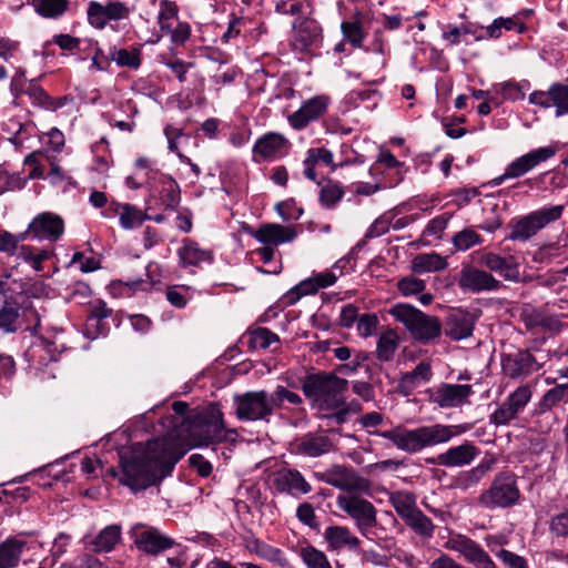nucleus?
I'll return each instance as SVG.
<instances>
[{"label":"nucleus","instance_id":"obj_39","mask_svg":"<svg viewBox=\"0 0 568 568\" xmlns=\"http://www.w3.org/2000/svg\"><path fill=\"white\" fill-rule=\"evenodd\" d=\"M110 58L116 65L136 70L142 63V52L140 48H116L113 47L109 51Z\"/></svg>","mask_w":568,"mask_h":568},{"label":"nucleus","instance_id":"obj_30","mask_svg":"<svg viewBox=\"0 0 568 568\" xmlns=\"http://www.w3.org/2000/svg\"><path fill=\"white\" fill-rule=\"evenodd\" d=\"M323 538L327 544V549L332 551L348 549L358 552L361 550V540L346 526L332 525L326 527Z\"/></svg>","mask_w":568,"mask_h":568},{"label":"nucleus","instance_id":"obj_14","mask_svg":"<svg viewBox=\"0 0 568 568\" xmlns=\"http://www.w3.org/2000/svg\"><path fill=\"white\" fill-rule=\"evenodd\" d=\"M428 399L439 408L448 409L462 407L469 404V398L474 394L473 386L468 384L442 383L438 386L428 389Z\"/></svg>","mask_w":568,"mask_h":568},{"label":"nucleus","instance_id":"obj_63","mask_svg":"<svg viewBox=\"0 0 568 568\" xmlns=\"http://www.w3.org/2000/svg\"><path fill=\"white\" fill-rule=\"evenodd\" d=\"M239 74L236 67H227L225 69L219 68V70L211 77V82L215 87L216 91H220L222 87L231 84Z\"/></svg>","mask_w":568,"mask_h":568},{"label":"nucleus","instance_id":"obj_10","mask_svg":"<svg viewBox=\"0 0 568 568\" xmlns=\"http://www.w3.org/2000/svg\"><path fill=\"white\" fill-rule=\"evenodd\" d=\"M336 449V444L328 430L317 429L305 433L290 443L292 455L304 458H318Z\"/></svg>","mask_w":568,"mask_h":568},{"label":"nucleus","instance_id":"obj_2","mask_svg":"<svg viewBox=\"0 0 568 568\" xmlns=\"http://www.w3.org/2000/svg\"><path fill=\"white\" fill-rule=\"evenodd\" d=\"M469 429L468 425L432 424L416 428L397 426L374 434L393 443V445L407 454H417L427 447L450 442Z\"/></svg>","mask_w":568,"mask_h":568},{"label":"nucleus","instance_id":"obj_3","mask_svg":"<svg viewBox=\"0 0 568 568\" xmlns=\"http://www.w3.org/2000/svg\"><path fill=\"white\" fill-rule=\"evenodd\" d=\"M348 381L333 373L317 372L302 379V390L320 413L331 412L343 404Z\"/></svg>","mask_w":568,"mask_h":568},{"label":"nucleus","instance_id":"obj_43","mask_svg":"<svg viewBox=\"0 0 568 568\" xmlns=\"http://www.w3.org/2000/svg\"><path fill=\"white\" fill-rule=\"evenodd\" d=\"M36 12L47 19L61 17L69 8L68 0H32Z\"/></svg>","mask_w":568,"mask_h":568},{"label":"nucleus","instance_id":"obj_57","mask_svg":"<svg viewBox=\"0 0 568 568\" xmlns=\"http://www.w3.org/2000/svg\"><path fill=\"white\" fill-rule=\"evenodd\" d=\"M27 94L34 105L44 108L47 110H55L61 104L55 103L54 100L38 84L31 83L27 89Z\"/></svg>","mask_w":568,"mask_h":568},{"label":"nucleus","instance_id":"obj_1","mask_svg":"<svg viewBox=\"0 0 568 568\" xmlns=\"http://www.w3.org/2000/svg\"><path fill=\"white\" fill-rule=\"evenodd\" d=\"M119 458L122 471L120 481L132 490H143L156 485L171 474L179 460L164 437L123 448L119 452Z\"/></svg>","mask_w":568,"mask_h":568},{"label":"nucleus","instance_id":"obj_46","mask_svg":"<svg viewBox=\"0 0 568 568\" xmlns=\"http://www.w3.org/2000/svg\"><path fill=\"white\" fill-rule=\"evenodd\" d=\"M161 184L160 196L163 205L169 210H176L181 200L178 183L171 176L162 174Z\"/></svg>","mask_w":568,"mask_h":568},{"label":"nucleus","instance_id":"obj_64","mask_svg":"<svg viewBox=\"0 0 568 568\" xmlns=\"http://www.w3.org/2000/svg\"><path fill=\"white\" fill-rule=\"evenodd\" d=\"M528 83H518L515 81H507L499 85L500 93L503 95V99L505 100H511L517 101L521 100L525 97V87H527Z\"/></svg>","mask_w":568,"mask_h":568},{"label":"nucleus","instance_id":"obj_12","mask_svg":"<svg viewBox=\"0 0 568 568\" xmlns=\"http://www.w3.org/2000/svg\"><path fill=\"white\" fill-rule=\"evenodd\" d=\"M331 104V98L326 94H317L302 101L300 108L288 114L286 120L295 131H302L311 123L323 118Z\"/></svg>","mask_w":568,"mask_h":568},{"label":"nucleus","instance_id":"obj_27","mask_svg":"<svg viewBox=\"0 0 568 568\" xmlns=\"http://www.w3.org/2000/svg\"><path fill=\"white\" fill-rule=\"evenodd\" d=\"M495 464L496 459L494 457L481 459L475 467L454 476L449 487L462 493L468 491L480 484L486 475L493 470Z\"/></svg>","mask_w":568,"mask_h":568},{"label":"nucleus","instance_id":"obj_35","mask_svg":"<svg viewBox=\"0 0 568 568\" xmlns=\"http://www.w3.org/2000/svg\"><path fill=\"white\" fill-rule=\"evenodd\" d=\"M26 541L8 538L0 544V568H16L21 559Z\"/></svg>","mask_w":568,"mask_h":568},{"label":"nucleus","instance_id":"obj_52","mask_svg":"<svg viewBox=\"0 0 568 568\" xmlns=\"http://www.w3.org/2000/svg\"><path fill=\"white\" fill-rule=\"evenodd\" d=\"M567 251V245L559 242L542 245L534 253V262L549 264L554 260L561 257Z\"/></svg>","mask_w":568,"mask_h":568},{"label":"nucleus","instance_id":"obj_53","mask_svg":"<svg viewBox=\"0 0 568 568\" xmlns=\"http://www.w3.org/2000/svg\"><path fill=\"white\" fill-rule=\"evenodd\" d=\"M549 534L557 539H568V509H562L550 516Z\"/></svg>","mask_w":568,"mask_h":568},{"label":"nucleus","instance_id":"obj_37","mask_svg":"<svg viewBox=\"0 0 568 568\" xmlns=\"http://www.w3.org/2000/svg\"><path fill=\"white\" fill-rule=\"evenodd\" d=\"M52 255L53 251L39 250L34 246L22 244L16 256L18 261L29 264L33 271L41 272L43 270V262L51 258Z\"/></svg>","mask_w":568,"mask_h":568},{"label":"nucleus","instance_id":"obj_62","mask_svg":"<svg viewBox=\"0 0 568 568\" xmlns=\"http://www.w3.org/2000/svg\"><path fill=\"white\" fill-rule=\"evenodd\" d=\"M378 323L379 321L376 314L364 313L356 323V331L361 337H369L375 334Z\"/></svg>","mask_w":568,"mask_h":568},{"label":"nucleus","instance_id":"obj_36","mask_svg":"<svg viewBox=\"0 0 568 568\" xmlns=\"http://www.w3.org/2000/svg\"><path fill=\"white\" fill-rule=\"evenodd\" d=\"M389 504L403 521L418 510L416 496L408 490H397L392 493L389 495Z\"/></svg>","mask_w":568,"mask_h":568},{"label":"nucleus","instance_id":"obj_44","mask_svg":"<svg viewBox=\"0 0 568 568\" xmlns=\"http://www.w3.org/2000/svg\"><path fill=\"white\" fill-rule=\"evenodd\" d=\"M526 29L525 23L520 22L516 17H499L496 18L491 24L485 28L487 38L498 39L501 37L503 30H516L518 33L524 32Z\"/></svg>","mask_w":568,"mask_h":568},{"label":"nucleus","instance_id":"obj_58","mask_svg":"<svg viewBox=\"0 0 568 568\" xmlns=\"http://www.w3.org/2000/svg\"><path fill=\"white\" fill-rule=\"evenodd\" d=\"M531 396L532 392L530 386L521 385L507 396L506 402L517 412V414H520L530 402Z\"/></svg>","mask_w":568,"mask_h":568},{"label":"nucleus","instance_id":"obj_55","mask_svg":"<svg viewBox=\"0 0 568 568\" xmlns=\"http://www.w3.org/2000/svg\"><path fill=\"white\" fill-rule=\"evenodd\" d=\"M433 376L432 366L429 363L420 362L416 367L403 375V383L409 386H416L420 383L430 381Z\"/></svg>","mask_w":568,"mask_h":568},{"label":"nucleus","instance_id":"obj_28","mask_svg":"<svg viewBox=\"0 0 568 568\" xmlns=\"http://www.w3.org/2000/svg\"><path fill=\"white\" fill-rule=\"evenodd\" d=\"M368 26V16L356 10L347 20L341 23L343 40L355 49H362L367 37Z\"/></svg>","mask_w":568,"mask_h":568},{"label":"nucleus","instance_id":"obj_9","mask_svg":"<svg viewBox=\"0 0 568 568\" xmlns=\"http://www.w3.org/2000/svg\"><path fill=\"white\" fill-rule=\"evenodd\" d=\"M336 505L339 510L347 514L354 520L358 531L368 538L371 529L377 524L375 506L369 500L353 493L338 495Z\"/></svg>","mask_w":568,"mask_h":568},{"label":"nucleus","instance_id":"obj_54","mask_svg":"<svg viewBox=\"0 0 568 568\" xmlns=\"http://www.w3.org/2000/svg\"><path fill=\"white\" fill-rule=\"evenodd\" d=\"M481 242L483 237L480 234L469 227L462 230L453 237V244L457 251H467L481 244Z\"/></svg>","mask_w":568,"mask_h":568},{"label":"nucleus","instance_id":"obj_22","mask_svg":"<svg viewBox=\"0 0 568 568\" xmlns=\"http://www.w3.org/2000/svg\"><path fill=\"white\" fill-rule=\"evenodd\" d=\"M132 538L138 549L158 555L174 546V540L155 528L138 525L132 529Z\"/></svg>","mask_w":568,"mask_h":568},{"label":"nucleus","instance_id":"obj_48","mask_svg":"<svg viewBox=\"0 0 568 568\" xmlns=\"http://www.w3.org/2000/svg\"><path fill=\"white\" fill-rule=\"evenodd\" d=\"M255 554L264 559L267 560L281 568H288L290 567V560L286 557L285 552L276 547H273L265 542H256L255 545Z\"/></svg>","mask_w":568,"mask_h":568},{"label":"nucleus","instance_id":"obj_60","mask_svg":"<svg viewBox=\"0 0 568 568\" xmlns=\"http://www.w3.org/2000/svg\"><path fill=\"white\" fill-rule=\"evenodd\" d=\"M271 396L274 402V408L280 409L283 407L284 402H288L292 405H301L303 403L302 397L294 392L288 390L282 385H277Z\"/></svg>","mask_w":568,"mask_h":568},{"label":"nucleus","instance_id":"obj_13","mask_svg":"<svg viewBox=\"0 0 568 568\" xmlns=\"http://www.w3.org/2000/svg\"><path fill=\"white\" fill-rule=\"evenodd\" d=\"M130 14L129 6L119 0H109L105 3L90 1L87 8L88 23L97 30L104 29L109 21L125 20Z\"/></svg>","mask_w":568,"mask_h":568},{"label":"nucleus","instance_id":"obj_17","mask_svg":"<svg viewBox=\"0 0 568 568\" xmlns=\"http://www.w3.org/2000/svg\"><path fill=\"white\" fill-rule=\"evenodd\" d=\"M542 367L529 351H517L501 356V369L511 379H524Z\"/></svg>","mask_w":568,"mask_h":568},{"label":"nucleus","instance_id":"obj_51","mask_svg":"<svg viewBox=\"0 0 568 568\" xmlns=\"http://www.w3.org/2000/svg\"><path fill=\"white\" fill-rule=\"evenodd\" d=\"M318 291L316 282L313 276L308 277L293 288H291L284 296V301L287 305H293L297 303L303 296L315 294Z\"/></svg>","mask_w":568,"mask_h":568},{"label":"nucleus","instance_id":"obj_40","mask_svg":"<svg viewBox=\"0 0 568 568\" xmlns=\"http://www.w3.org/2000/svg\"><path fill=\"white\" fill-rule=\"evenodd\" d=\"M121 539V528L110 525L102 529L92 541L94 552H110Z\"/></svg>","mask_w":568,"mask_h":568},{"label":"nucleus","instance_id":"obj_8","mask_svg":"<svg viewBox=\"0 0 568 568\" xmlns=\"http://www.w3.org/2000/svg\"><path fill=\"white\" fill-rule=\"evenodd\" d=\"M274 402L266 390H251L234 396L235 415L241 420L268 422L273 415Z\"/></svg>","mask_w":568,"mask_h":568},{"label":"nucleus","instance_id":"obj_5","mask_svg":"<svg viewBox=\"0 0 568 568\" xmlns=\"http://www.w3.org/2000/svg\"><path fill=\"white\" fill-rule=\"evenodd\" d=\"M389 314L408 331L416 342L428 345L442 335L443 326L437 316L426 314L410 304L398 303Z\"/></svg>","mask_w":568,"mask_h":568},{"label":"nucleus","instance_id":"obj_23","mask_svg":"<svg viewBox=\"0 0 568 568\" xmlns=\"http://www.w3.org/2000/svg\"><path fill=\"white\" fill-rule=\"evenodd\" d=\"M29 231L34 240L57 242L64 233V221L55 213L42 212L29 223Z\"/></svg>","mask_w":568,"mask_h":568},{"label":"nucleus","instance_id":"obj_32","mask_svg":"<svg viewBox=\"0 0 568 568\" xmlns=\"http://www.w3.org/2000/svg\"><path fill=\"white\" fill-rule=\"evenodd\" d=\"M179 264L182 267L199 266L204 262H212L213 254L211 251L202 248L196 242L184 239L181 247L178 250Z\"/></svg>","mask_w":568,"mask_h":568},{"label":"nucleus","instance_id":"obj_50","mask_svg":"<svg viewBox=\"0 0 568 568\" xmlns=\"http://www.w3.org/2000/svg\"><path fill=\"white\" fill-rule=\"evenodd\" d=\"M298 554L307 568H332L326 555L314 546L302 547Z\"/></svg>","mask_w":568,"mask_h":568},{"label":"nucleus","instance_id":"obj_56","mask_svg":"<svg viewBox=\"0 0 568 568\" xmlns=\"http://www.w3.org/2000/svg\"><path fill=\"white\" fill-rule=\"evenodd\" d=\"M240 496H246L247 500L239 499L235 506L239 510L245 509L250 511L251 507H258L261 503V489L256 485L242 486L239 488Z\"/></svg>","mask_w":568,"mask_h":568},{"label":"nucleus","instance_id":"obj_25","mask_svg":"<svg viewBox=\"0 0 568 568\" xmlns=\"http://www.w3.org/2000/svg\"><path fill=\"white\" fill-rule=\"evenodd\" d=\"M458 285L462 290L473 293L497 291L501 287L500 281L495 278L490 273L475 266H465L462 268Z\"/></svg>","mask_w":568,"mask_h":568},{"label":"nucleus","instance_id":"obj_20","mask_svg":"<svg viewBox=\"0 0 568 568\" xmlns=\"http://www.w3.org/2000/svg\"><path fill=\"white\" fill-rule=\"evenodd\" d=\"M480 454V449L469 440L460 445L452 446L434 458L427 459V463L437 464L447 468H462L469 466Z\"/></svg>","mask_w":568,"mask_h":568},{"label":"nucleus","instance_id":"obj_33","mask_svg":"<svg viewBox=\"0 0 568 568\" xmlns=\"http://www.w3.org/2000/svg\"><path fill=\"white\" fill-rule=\"evenodd\" d=\"M322 38V29L315 21H304L295 31L293 47L303 52L312 47H317Z\"/></svg>","mask_w":568,"mask_h":568},{"label":"nucleus","instance_id":"obj_41","mask_svg":"<svg viewBox=\"0 0 568 568\" xmlns=\"http://www.w3.org/2000/svg\"><path fill=\"white\" fill-rule=\"evenodd\" d=\"M20 308L18 305L6 301L0 307V332L14 334L20 328Z\"/></svg>","mask_w":568,"mask_h":568},{"label":"nucleus","instance_id":"obj_34","mask_svg":"<svg viewBox=\"0 0 568 568\" xmlns=\"http://www.w3.org/2000/svg\"><path fill=\"white\" fill-rule=\"evenodd\" d=\"M400 338L395 329L384 331L376 343L375 355L381 362H392L399 347Z\"/></svg>","mask_w":568,"mask_h":568},{"label":"nucleus","instance_id":"obj_61","mask_svg":"<svg viewBox=\"0 0 568 568\" xmlns=\"http://www.w3.org/2000/svg\"><path fill=\"white\" fill-rule=\"evenodd\" d=\"M519 414L505 400L489 417L490 424L495 426L508 425Z\"/></svg>","mask_w":568,"mask_h":568},{"label":"nucleus","instance_id":"obj_29","mask_svg":"<svg viewBox=\"0 0 568 568\" xmlns=\"http://www.w3.org/2000/svg\"><path fill=\"white\" fill-rule=\"evenodd\" d=\"M296 236L297 232L294 226L277 223L262 224L254 234L256 241L273 248L281 244L293 242Z\"/></svg>","mask_w":568,"mask_h":568},{"label":"nucleus","instance_id":"obj_31","mask_svg":"<svg viewBox=\"0 0 568 568\" xmlns=\"http://www.w3.org/2000/svg\"><path fill=\"white\" fill-rule=\"evenodd\" d=\"M474 325L475 321L471 314L456 311L448 316L445 333L454 341H462L471 336Z\"/></svg>","mask_w":568,"mask_h":568},{"label":"nucleus","instance_id":"obj_49","mask_svg":"<svg viewBox=\"0 0 568 568\" xmlns=\"http://www.w3.org/2000/svg\"><path fill=\"white\" fill-rule=\"evenodd\" d=\"M568 400V384L556 385L548 389L539 402L541 412L550 410L560 403Z\"/></svg>","mask_w":568,"mask_h":568},{"label":"nucleus","instance_id":"obj_19","mask_svg":"<svg viewBox=\"0 0 568 568\" xmlns=\"http://www.w3.org/2000/svg\"><path fill=\"white\" fill-rule=\"evenodd\" d=\"M272 484L278 494H286L295 498L312 491V485L295 468H281L276 470L272 476Z\"/></svg>","mask_w":568,"mask_h":568},{"label":"nucleus","instance_id":"obj_4","mask_svg":"<svg viewBox=\"0 0 568 568\" xmlns=\"http://www.w3.org/2000/svg\"><path fill=\"white\" fill-rule=\"evenodd\" d=\"M187 432L190 440L196 447L234 443L237 438L235 429L225 428L223 413L215 405L190 422Z\"/></svg>","mask_w":568,"mask_h":568},{"label":"nucleus","instance_id":"obj_6","mask_svg":"<svg viewBox=\"0 0 568 568\" xmlns=\"http://www.w3.org/2000/svg\"><path fill=\"white\" fill-rule=\"evenodd\" d=\"M562 213L564 205H550L514 219L508 225L510 233L507 239L526 242L547 225L558 221L562 216Z\"/></svg>","mask_w":568,"mask_h":568},{"label":"nucleus","instance_id":"obj_21","mask_svg":"<svg viewBox=\"0 0 568 568\" xmlns=\"http://www.w3.org/2000/svg\"><path fill=\"white\" fill-rule=\"evenodd\" d=\"M477 263L503 276L506 281L518 282L520 278L519 264L514 256H501L486 250L474 253Z\"/></svg>","mask_w":568,"mask_h":568},{"label":"nucleus","instance_id":"obj_45","mask_svg":"<svg viewBox=\"0 0 568 568\" xmlns=\"http://www.w3.org/2000/svg\"><path fill=\"white\" fill-rule=\"evenodd\" d=\"M404 523L418 536L429 539L435 531V525L419 508Z\"/></svg>","mask_w":568,"mask_h":568},{"label":"nucleus","instance_id":"obj_42","mask_svg":"<svg viewBox=\"0 0 568 568\" xmlns=\"http://www.w3.org/2000/svg\"><path fill=\"white\" fill-rule=\"evenodd\" d=\"M345 192L341 184L332 180H327L321 185L318 199L323 207L327 210L334 209L342 201Z\"/></svg>","mask_w":568,"mask_h":568},{"label":"nucleus","instance_id":"obj_15","mask_svg":"<svg viewBox=\"0 0 568 568\" xmlns=\"http://www.w3.org/2000/svg\"><path fill=\"white\" fill-rule=\"evenodd\" d=\"M446 547L459 552L468 564L476 568H497L488 552L467 536L455 535L450 537Z\"/></svg>","mask_w":568,"mask_h":568},{"label":"nucleus","instance_id":"obj_18","mask_svg":"<svg viewBox=\"0 0 568 568\" xmlns=\"http://www.w3.org/2000/svg\"><path fill=\"white\" fill-rule=\"evenodd\" d=\"M291 143L278 132H268L258 138L253 145V161H275L288 153Z\"/></svg>","mask_w":568,"mask_h":568},{"label":"nucleus","instance_id":"obj_47","mask_svg":"<svg viewBox=\"0 0 568 568\" xmlns=\"http://www.w3.org/2000/svg\"><path fill=\"white\" fill-rule=\"evenodd\" d=\"M148 219L150 215L131 204L122 205L119 213L120 225L125 230L139 227Z\"/></svg>","mask_w":568,"mask_h":568},{"label":"nucleus","instance_id":"obj_59","mask_svg":"<svg viewBox=\"0 0 568 568\" xmlns=\"http://www.w3.org/2000/svg\"><path fill=\"white\" fill-rule=\"evenodd\" d=\"M425 287V281L413 275H407L397 282V290L403 296H412L423 293Z\"/></svg>","mask_w":568,"mask_h":568},{"label":"nucleus","instance_id":"obj_26","mask_svg":"<svg viewBox=\"0 0 568 568\" xmlns=\"http://www.w3.org/2000/svg\"><path fill=\"white\" fill-rule=\"evenodd\" d=\"M555 146H544L532 150L509 163L505 170V176L517 179L536 168L539 163L547 161L556 154Z\"/></svg>","mask_w":568,"mask_h":568},{"label":"nucleus","instance_id":"obj_38","mask_svg":"<svg viewBox=\"0 0 568 568\" xmlns=\"http://www.w3.org/2000/svg\"><path fill=\"white\" fill-rule=\"evenodd\" d=\"M446 267V258L435 252L418 254L412 262V268L416 273L438 272Z\"/></svg>","mask_w":568,"mask_h":568},{"label":"nucleus","instance_id":"obj_11","mask_svg":"<svg viewBox=\"0 0 568 568\" xmlns=\"http://www.w3.org/2000/svg\"><path fill=\"white\" fill-rule=\"evenodd\" d=\"M318 478L327 485L337 489L351 493H368L371 490V483L368 479L362 477L353 467L345 465H333L324 473L318 475Z\"/></svg>","mask_w":568,"mask_h":568},{"label":"nucleus","instance_id":"obj_7","mask_svg":"<svg viewBox=\"0 0 568 568\" xmlns=\"http://www.w3.org/2000/svg\"><path fill=\"white\" fill-rule=\"evenodd\" d=\"M519 499L517 476L511 471H500L494 477L489 488L479 495L478 503L486 509H496L513 507Z\"/></svg>","mask_w":568,"mask_h":568},{"label":"nucleus","instance_id":"obj_16","mask_svg":"<svg viewBox=\"0 0 568 568\" xmlns=\"http://www.w3.org/2000/svg\"><path fill=\"white\" fill-rule=\"evenodd\" d=\"M446 547L459 552L468 564L476 568H497L488 552L467 536L455 535L450 537Z\"/></svg>","mask_w":568,"mask_h":568},{"label":"nucleus","instance_id":"obj_24","mask_svg":"<svg viewBox=\"0 0 568 568\" xmlns=\"http://www.w3.org/2000/svg\"><path fill=\"white\" fill-rule=\"evenodd\" d=\"M529 102L544 109L556 108V116L568 114V85L554 83L547 91H534Z\"/></svg>","mask_w":568,"mask_h":568}]
</instances>
